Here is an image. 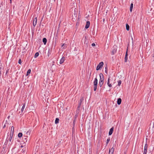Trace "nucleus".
Segmentation results:
<instances>
[{
	"mask_svg": "<svg viewBox=\"0 0 154 154\" xmlns=\"http://www.w3.org/2000/svg\"><path fill=\"white\" fill-rule=\"evenodd\" d=\"M128 59V57H126V56H125V61L126 62L127 61Z\"/></svg>",
	"mask_w": 154,
	"mask_h": 154,
	"instance_id": "nucleus-25",
	"label": "nucleus"
},
{
	"mask_svg": "<svg viewBox=\"0 0 154 154\" xmlns=\"http://www.w3.org/2000/svg\"><path fill=\"white\" fill-rule=\"evenodd\" d=\"M64 44H63L62 46V47H63L64 46Z\"/></svg>",
	"mask_w": 154,
	"mask_h": 154,
	"instance_id": "nucleus-41",
	"label": "nucleus"
},
{
	"mask_svg": "<svg viewBox=\"0 0 154 154\" xmlns=\"http://www.w3.org/2000/svg\"><path fill=\"white\" fill-rule=\"evenodd\" d=\"M110 140V139L109 138L107 139V140H106V144H107L109 142Z\"/></svg>",
	"mask_w": 154,
	"mask_h": 154,
	"instance_id": "nucleus-24",
	"label": "nucleus"
},
{
	"mask_svg": "<svg viewBox=\"0 0 154 154\" xmlns=\"http://www.w3.org/2000/svg\"><path fill=\"white\" fill-rule=\"evenodd\" d=\"M104 81H101V80H100L99 82L101 83H103V82Z\"/></svg>",
	"mask_w": 154,
	"mask_h": 154,
	"instance_id": "nucleus-38",
	"label": "nucleus"
},
{
	"mask_svg": "<svg viewBox=\"0 0 154 154\" xmlns=\"http://www.w3.org/2000/svg\"><path fill=\"white\" fill-rule=\"evenodd\" d=\"M91 45L93 46H95V44L94 43H93Z\"/></svg>",
	"mask_w": 154,
	"mask_h": 154,
	"instance_id": "nucleus-36",
	"label": "nucleus"
},
{
	"mask_svg": "<svg viewBox=\"0 0 154 154\" xmlns=\"http://www.w3.org/2000/svg\"><path fill=\"white\" fill-rule=\"evenodd\" d=\"M103 22H104V21H105V19H103Z\"/></svg>",
	"mask_w": 154,
	"mask_h": 154,
	"instance_id": "nucleus-40",
	"label": "nucleus"
},
{
	"mask_svg": "<svg viewBox=\"0 0 154 154\" xmlns=\"http://www.w3.org/2000/svg\"><path fill=\"white\" fill-rule=\"evenodd\" d=\"M133 7V3H131L130 8V11L131 12L132 11V9Z\"/></svg>",
	"mask_w": 154,
	"mask_h": 154,
	"instance_id": "nucleus-15",
	"label": "nucleus"
},
{
	"mask_svg": "<svg viewBox=\"0 0 154 154\" xmlns=\"http://www.w3.org/2000/svg\"><path fill=\"white\" fill-rule=\"evenodd\" d=\"M147 147H148L146 143L145 145L144 150H147Z\"/></svg>",
	"mask_w": 154,
	"mask_h": 154,
	"instance_id": "nucleus-20",
	"label": "nucleus"
},
{
	"mask_svg": "<svg viewBox=\"0 0 154 154\" xmlns=\"http://www.w3.org/2000/svg\"><path fill=\"white\" fill-rule=\"evenodd\" d=\"M12 136L10 135L9 136H8L6 139V141H8V140H9L10 142L11 141L12 138Z\"/></svg>",
	"mask_w": 154,
	"mask_h": 154,
	"instance_id": "nucleus-10",
	"label": "nucleus"
},
{
	"mask_svg": "<svg viewBox=\"0 0 154 154\" xmlns=\"http://www.w3.org/2000/svg\"><path fill=\"white\" fill-rule=\"evenodd\" d=\"M31 71V69H29L27 71L26 75H28L30 73Z\"/></svg>",
	"mask_w": 154,
	"mask_h": 154,
	"instance_id": "nucleus-21",
	"label": "nucleus"
},
{
	"mask_svg": "<svg viewBox=\"0 0 154 154\" xmlns=\"http://www.w3.org/2000/svg\"><path fill=\"white\" fill-rule=\"evenodd\" d=\"M43 42L44 43V45H45L47 42V40L46 38H43Z\"/></svg>",
	"mask_w": 154,
	"mask_h": 154,
	"instance_id": "nucleus-14",
	"label": "nucleus"
},
{
	"mask_svg": "<svg viewBox=\"0 0 154 154\" xmlns=\"http://www.w3.org/2000/svg\"><path fill=\"white\" fill-rule=\"evenodd\" d=\"M65 60V57H62L60 59V64H61L63 63Z\"/></svg>",
	"mask_w": 154,
	"mask_h": 154,
	"instance_id": "nucleus-9",
	"label": "nucleus"
},
{
	"mask_svg": "<svg viewBox=\"0 0 154 154\" xmlns=\"http://www.w3.org/2000/svg\"><path fill=\"white\" fill-rule=\"evenodd\" d=\"M21 63H22V62H21V59H19V61H18V63L19 64H21Z\"/></svg>",
	"mask_w": 154,
	"mask_h": 154,
	"instance_id": "nucleus-29",
	"label": "nucleus"
},
{
	"mask_svg": "<svg viewBox=\"0 0 154 154\" xmlns=\"http://www.w3.org/2000/svg\"><path fill=\"white\" fill-rule=\"evenodd\" d=\"M103 62H101L100 63L97 67L96 70H99L100 68L103 66Z\"/></svg>",
	"mask_w": 154,
	"mask_h": 154,
	"instance_id": "nucleus-1",
	"label": "nucleus"
},
{
	"mask_svg": "<svg viewBox=\"0 0 154 154\" xmlns=\"http://www.w3.org/2000/svg\"><path fill=\"white\" fill-rule=\"evenodd\" d=\"M27 138H25L23 140V141L24 143L26 142L27 141Z\"/></svg>",
	"mask_w": 154,
	"mask_h": 154,
	"instance_id": "nucleus-27",
	"label": "nucleus"
},
{
	"mask_svg": "<svg viewBox=\"0 0 154 154\" xmlns=\"http://www.w3.org/2000/svg\"><path fill=\"white\" fill-rule=\"evenodd\" d=\"M116 49H115L114 48H113L112 50V54H114L115 53H116Z\"/></svg>",
	"mask_w": 154,
	"mask_h": 154,
	"instance_id": "nucleus-16",
	"label": "nucleus"
},
{
	"mask_svg": "<svg viewBox=\"0 0 154 154\" xmlns=\"http://www.w3.org/2000/svg\"><path fill=\"white\" fill-rule=\"evenodd\" d=\"M97 78H95L94 82V86H97Z\"/></svg>",
	"mask_w": 154,
	"mask_h": 154,
	"instance_id": "nucleus-7",
	"label": "nucleus"
},
{
	"mask_svg": "<svg viewBox=\"0 0 154 154\" xmlns=\"http://www.w3.org/2000/svg\"><path fill=\"white\" fill-rule=\"evenodd\" d=\"M84 100V98L83 97H82V98H81L80 100V102L79 103V107L80 106H81V103Z\"/></svg>",
	"mask_w": 154,
	"mask_h": 154,
	"instance_id": "nucleus-13",
	"label": "nucleus"
},
{
	"mask_svg": "<svg viewBox=\"0 0 154 154\" xmlns=\"http://www.w3.org/2000/svg\"><path fill=\"white\" fill-rule=\"evenodd\" d=\"M110 79L109 78L108 79L107 84L108 86H109L110 87H112V85L111 84V83H110Z\"/></svg>",
	"mask_w": 154,
	"mask_h": 154,
	"instance_id": "nucleus-4",
	"label": "nucleus"
},
{
	"mask_svg": "<svg viewBox=\"0 0 154 154\" xmlns=\"http://www.w3.org/2000/svg\"><path fill=\"white\" fill-rule=\"evenodd\" d=\"M23 147V146H21V147Z\"/></svg>",
	"mask_w": 154,
	"mask_h": 154,
	"instance_id": "nucleus-42",
	"label": "nucleus"
},
{
	"mask_svg": "<svg viewBox=\"0 0 154 154\" xmlns=\"http://www.w3.org/2000/svg\"><path fill=\"white\" fill-rule=\"evenodd\" d=\"M25 103L23 104V106H22V107L21 109V112L22 113L24 111V109L25 108Z\"/></svg>",
	"mask_w": 154,
	"mask_h": 154,
	"instance_id": "nucleus-11",
	"label": "nucleus"
},
{
	"mask_svg": "<svg viewBox=\"0 0 154 154\" xmlns=\"http://www.w3.org/2000/svg\"><path fill=\"white\" fill-rule=\"evenodd\" d=\"M12 130L13 131V132H14V127L13 126H12V127H11V131H12Z\"/></svg>",
	"mask_w": 154,
	"mask_h": 154,
	"instance_id": "nucleus-33",
	"label": "nucleus"
},
{
	"mask_svg": "<svg viewBox=\"0 0 154 154\" xmlns=\"http://www.w3.org/2000/svg\"><path fill=\"white\" fill-rule=\"evenodd\" d=\"M105 72L107 74V67H105Z\"/></svg>",
	"mask_w": 154,
	"mask_h": 154,
	"instance_id": "nucleus-26",
	"label": "nucleus"
},
{
	"mask_svg": "<svg viewBox=\"0 0 154 154\" xmlns=\"http://www.w3.org/2000/svg\"><path fill=\"white\" fill-rule=\"evenodd\" d=\"M22 135H23V134H22V133H19L18 134V136L19 137H22Z\"/></svg>",
	"mask_w": 154,
	"mask_h": 154,
	"instance_id": "nucleus-22",
	"label": "nucleus"
},
{
	"mask_svg": "<svg viewBox=\"0 0 154 154\" xmlns=\"http://www.w3.org/2000/svg\"><path fill=\"white\" fill-rule=\"evenodd\" d=\"M49 49L48 50V56H49V55L51 54V53L50 52H49Z\"/></svg>",
	"mask_w": 154,
	"mask_h": 154,
	"instance_id": "nucleus-35",
	"label": "nucleus"
},
{
	"mask_svg": "<svg viewBox=\"0 0 154 154\" xmlns=\"http://www.w3.org/2000/svg\"><path fill=\"white\" fill-rule=\"evenodd\" d=\"M90 25V22L89 21H87L86 22V24L85 26V28L86 29H88Z\"/></svg>",
	"mask_w": 154,
	"mask_h": 154,
	"instance_id": "nucleus-8",
	"label": "nucleus"
},
{
	"mask_svg": "<svg viewBox=\"0 0 154 154\" xmlns=\"http://www.w3.org/2000/svg\"><path fill=\"white\" fill-rule=\"evenodd\" d=\"M11 2V0H10Z\"/></svg>",
	"mask_w": 154,
	"mask_h": 154,
	"instance_id": "nucleus-43",
	"label": "nucleus"
},
{
	"mask_svg": "<svg viewBox=\"0 0 154 154\" xmlns=\"http://www.w3.org/2000/svg\"><path fill=\"white\" fill-rule=\"evenodd\" d=\"M39 55V54L38 52L36 53L34 55V57L35 58H36Z\"/></svg>",
	"mask_w": 154,
	"mask_h": 154,
	"instance_id": "nucleus-17",
	"label": "nucleus"
},
{
	"mask_svg": "<svg viewBox=\"0 0 154 154\" xmlns=\"http://www.w3.org/2000/svg\"><path fill=\"white\" fill-rule=\"evenodd\" d=\"M126 30H128V31L129 30V25L128 24H126Z\"/></svg>",
	"mask_w": 154,
	"mask_h": 154,
	"instance_id": "nucleus-19",
	"label": "nucleus"
},
{
	"mask_svg": "<svg viewBox=\"0 0 154 154\" xmlns=\"http://www.w3.org/2000/svg\"><path fill=\"white\" fill-rule=\"evenodd\" d=\"M31 131L30 130H29L27 132H26V134H29V135L30 134V133H31Z\"/></svg>",
	"mask_w": 154,
	"mask_h": 154,
	"instance_id": "nucleus-28",
	"label": "nucleus"
},
{
	"mask_svg": "<svg viewBox=\"0 0 154 154\" xmlns=\"http://www.w3.org/2000/svg\"><path fill=\"white\" fill-rule=\"evenodd\" d=\"M100 77V80L104 81V77L103 74L102 73H100L99 74Z\"/></svg>",
	"mask_w": 154,
	"mask_h": 154,
	"instance_id": "nucleus-6",
	"label": "nucleus"
},
{
	"mask_svg": "<svg viewBox=\"0 0 154 154\" xmlns=\"http://www.w3.org/2000/svg\"><path fill=\"white\" fill-rule=\"evenodd\" d=\"M147 150H144L143 154H146Z\"/></svg>",
	"mask_w": 154,
	"mask_h": 154,
	"instance_id": "nucleus-30",
	"label": "nucleus"
},
{
	"mask_svg": "<svg viewBox=\"0 0 154 154\" xmlns=\"http://www.w3.org/2000/svg\"><path fill=\"white\" fill-rule=\"evenodd\" d=\"M121 83H122V82H121V80H119L118 81V86H120V85L121 84Z\"/></svg>",
	"mask_w": 154,
	"mask_h": 154,
	"instance_id": "nucleus-23",
	"label": "nucleus"
},
{
	"mask_svg": "<svg viewBox=\"0 0 154 154\" xmlns=\"http://www.w3.org/2000/svg\"><path fill=\"white\" fill-rule=\"evenodd\" d=\"M6 124H5L4 125L3 127V128H5L6 127Z\"/></svg>",
	"mask_w": 154,
	"mask_h": 154,
	"instance_id": "nucleus-39",
	"label": "nucleus"
},
{
	"mask_svg": "<svg viewBox=\"0 0 154 154\" xmlns=\"http://www.w3.org/2000/svg\"><path fill=\"white\" fill-rule=\"evenodd\" d=\"M122 100L120 98H119L118 99L117 101V103L118 104L120 105L121 103Z\"/></svg>",
	"mask_w": 154,
	"mask_h": 154,
	"instance_id": "nucleus-12",
	"label": "nucleus"
},
{
	"mask_svg": "<svg viewBox=\"0 0 154 154\" xmlns=\"http://www.w3.org/2000/svg\"><path fill=\"white\" fill-rule=\"evenodd\" d=\"M59 119L57 118L55 120V123L57 124L59 123Z\"/></svg>",
	"mask_w": 154,
	"mask_h": 154,
	"instance_id": "nucleus-18",
	"label": "nucleus"
},
{
	"mask_svg": "<svg viewBox=\"0 0 154 154\" xmlns=\"http://www.w3.org/2000/svg\"><path fill=\"white\" fill-rule=\"evenodd\" d=\"M114 151V148L113 147L111 149H109V154H113Z\"/></svg>",
	"mask_w": 154,
	"mask_h": 154,
	"instance_id": "nucleus-3",
	"label": "nucleus"
},
{
	"mask_svg": "<svg viewBox=\"0 0 154 154\" xmlns=\"http://www.w3.org/2000/svg\"><path fill=\"white\" fill-rule=\"evenodd\" d=\"M114 130V128L113 127H112L111 128L109 131V135H111L113 131Z\"/></svg>",
	"mask_w": 154,
	"mask_h": 154,
	"instance_id": "nucleus-5",
	"label": "nucleus"
},
{
	"mask_svg": "<svg viewBox=\"0 0 154 154\" xmlns=\"http://www.w3.org/2000/svg\"><path fill=\"white\" fill-rule=\"evenodd\" d=\"M127 56H128V53H127V51L126 53V54H125V56H126V57H127Z\"/></svg>",
	"mask_w": 154,
	"mask_h": 154,
	"instance_id": "nucleus-37",
	"label": "nucleus"
},
{
	"mask_svg": "<svg viewBox=\"0 0 154 154\" xmlns=\"http://www.w3.org/2000/svg\"><path fill=\"white\" fill-rule=\"evenodd\" d=\"M103 85V83H101L99 82V85L100 87H102V85Z\"/></svg>",
	"mask_w": 154,
	"mask_h": 154,
	"instance_id": "nucleus-34",
	"label": "nucleus"
},
{
	"mask_svg": "<svg viewBox=\"0 0 154 154\" xmlns=\"http://www.w3.org/2000/svg\"><path fill=\"white\" fill-rule=\"evenodd\" d=\"M33 24L34 26H35L36 24L37 19L36 17H35L33 18Z\"/></svg>",
	"mask_w": 154,
	"mask_h": 154,
	"instance_id": "nucleus-2",
	"label": "nucleus"
},
{
	"mask_svg": "<svg viewBox=\"0 0 154 154\" xmlns=\"http://www.w3.org/2000/svg\"><path fill=\"white\" fill-rule=\"evenodd\" d=\"M94 91H96L97 88V86H94Z\"/></svg>",
	"mask_w": 154,
	"mask_h": 154,
	"instance_id": "nucleus-32",
	"label": "nucleus"
},
{
	"mask_svg": "<svg viewBox=\"0 0 154 154\" xmlns=\"http://www.w3.org/2000/svg\"><path fill=\"white\" fill-rule=\"evenodd\" d=\"M8 71H9V69H7L6 71V72H5V75H7V74L8 73Z\"/></svg>",
	"mask_w": 154,
	"mask_h": 154,
	"instance_id": "nucleus-31",
	"label": "nucleus"
}]
</instances>
